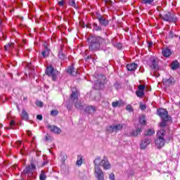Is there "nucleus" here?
<instances>
[{"mask_svg": "<svg viewBox=\"0 0 180 180\" xmlns=\"http://www.w3.org/2000/svg\"><path fill=\"white\" fill-rule=\"evenodd\" d=\"M37 119L38 120H43V116L41 115H37Z\"/></svg>", "mask_w": 180, "mask_h": 180, "instance_id": "c03bdc74", "label": "nucleus"}, {"mask_svg": "<svg viewBox=\"0 0 180 180\" xmlns=\"http://www.w3.org/2000/svg\"><path fill=\"white\" fill-rule=\"evenodd\" d=\"M45 139L46 141H53V137L50 136L49 134L45 135Z\"/></svg>", "mask_w": 180, "mask_h": 180, "instance_id": "72a5a7b5", "label": "nucleus"}, {"mask_svg": "<svg viewBox=\"0 0 180 180\" xmlns=\"http://www.w3.org/2000/svg\"><path fill=\"white\" fill-rule=\"evenodd\" d=\"M89 43V49L90 51H98L101 47L105 46V39L101 37H90L87 39Z\"/></svg>", "mask_w": 180, "mask_h": 180, "instance_id": "f03ea898", "label": "nucleus"}, {"mask_svg": "<svg viewBox=\"0 0 180 180\" xmlns=\"http://www.w3.org/2000/svg\"><path fill=\"white\" fill-rule=\"evenodd\" d=\"M103 180H105V179H103Z\"/></svg>", "mask_w": 180, "mask_h": 180, "instance_id": "e2e57ef3", "label": "nucleus"}, {"mask_svg": "<svg viewBox=\"0 0 180 180\" xmlns=\"http://www.w3.org/2000/svg\"><path fill=\"white\" fill-rule=\"evenodd\" d=\"M13 46H15L14 43H10L4 46V49L6 51H8L11 53L12 51V49H13Z\"/></svg>", "mask_w": 180, "mask_h": 180, "instance_id": "aec40b11", "label": "nucleus"}, {"mask_svg": "<svg viewBox=\"0 0 180 180\" xmlns=\"http://www.w3.org/2000/svg\"><path fill=\"white\" fill-rule=\"evenodd\" d=\"M162 54L164 57H169L172 53L171 52V50L168 48H165L162 49Z\"/></svg>", "mask_w": 180, "mask_h": 180, "instance_id": "6ab92c4d", "label": "nucleus"}, {"mask_svg": "<svg viewBox=\"0 0 180 180\" xmlns=\"http://www.w3.org/2000/svg\"><path fill=\"white\" fill-rule=\"evenodd\" d=\"M114 86L115 88H116V89H119L120 86L119 85V83L116 82L115 84H114Z\"/></svg>", "mask_w": 180, "mask_h": 180, "instance_id": "8fccbe9b", "label": "nucleus"}, {"mask_svg": "<svg viewBox=\"0 0 180 180\" xmlns=\"http://www.w3.org/2000/svg\"><path fill=\"white\" fill-rule=\"evenodd\" d=\"M78 96H79V92H78L77 88L73 87L72 89V94L70 97V102H72V103H75L76 109H79V110H82V109H84V105H82L81 101H78Z\"/></svg>", "mask_w": 180, "mask_h": 180, "instance_id": "7ed1b4c3", "label": "nucleus"}, {"mask_svg": "<svg viewBox=\"0 0 180 180\" xmlns=\"http://www.w3.org/2000/svg\"><path fill=\"white\" fill-rule=\"evenodd\" d=\"M139 123L142 124V126H146V117L144 116L139 118Z\"/></svg>", "mask_w": 180, "mask_h": 180, "instance_id": "c85d7f7f", "label": "nucleus"}, {"mask_svg": "<svg viewBox=\"0 0 180 180\" xmlns=\"http://www.w3.org/2000/svg\"><path fill=\"white\" fill-rule=\"evenodd\" d=\"M105 4H108V5H112V2L110 0H104Z\"/></svg>", "mask_w": 180, "mask_h": 180, "instance_id": "49530a36", "label": "nucleus"}, {"mask_svg": "<svg viewBox=\"0 0 180 180\" xmlns=\"http://www.w3.org/2000/svg\"><path fill=\"white\" fill-rule=\"evenodd\" d=\"M47 164H49V161L46 160L40 166L41 167H45L46 165H47Z\"/></svg>", "mask_w": 180, "mask_h": 180, "instance_id": "a18cd8bd", "label": "nucleus"}, {"mask_svg": "<svg viewBox=\"0 0 180 180\" xmlns=\"http://www.w3.org/2000/svg\"><path fill=\"white\" fill-rule=\"evenodd\" d=\"M116 47H118V49H122V44L120 43H117L116 45H115Z\"/></svg>", "mask_w": 180, "mask_h": 180, "instance_id": "3c124183", "label": "nucleus"}, {"mask_svg": "<svg viewBox=\"0 0 180 180\" xmlns=\"http://www.w3.org/2000/svg\"><path fill=\"white\" fill-rule=\"evenodd\" d=\"M160 18L165 20V22H174L175 23L178 21L176 15L168 11H165L163 14H160Z\"/></svg>", "mask_w": 180, "mask_h": 180, "instance_id": "0eeeda50", "label": "nucleus"}, {"mask_svg": "<svg viewBox=\"0 0 180 180\" xmlns=\"http://www.w3.org/2000/svg\"><path fill=\"white\" fill-rule=\"evenodd\" d=\"M27 67H28V68H30V70H33V68L32 67V63H27Z\"/></svg>", "mask_w": 180, "mask_h": 180, "instance_id": "603ef678", "label": "nucleus"}, {"mask_svg": "<svg viewBox=\"0 0 180 180\" xmlns=\"http://www.w3.org/2000/svg\"><path fill=\"white\" fill-rule=\"evenodd\" d=\"M46 178H47V176H46V173L44 172V171H41V174L39 175V179L40 180H46Z\"/></svg>", "mask_w": 180, "mask_h": 180, "instance_id": "c756f323", "label": "nucleus"}, {"mask_svg": "<svg viewBox=\"0 0 180 180\" xmlns=\"http://www.w3.org/2000/svg\"><path fill=\"white\" fill-rule=\"evenodd\" d=\"M154 133H155L154 129H150L146 131L145 136H153V134H154Z\"/></svg>", "mask_w": 180, "mask_h": 180, "instance_id": "bb28decb", "label": "nucleus"}, {"mask_svg": "<svg viewBox=\"0 0 180 180\" xmlns=\"http://www.w3.org/2000/svg\"><path fill=\"white\" fill-rule=\"evenodd\" d=\"M93 29L94 30H96V32H101L102 31V27L101 25H98L96 22L93 24Z\"/></svg>", "mask_w": 180, "mask_h": 180, "instance_id": "a878e982", "label": "nucleus"}, {"mask_svg": "<svg viewBox=\"0 0 180 180\" xmlns=\"http://www.w3.org/2000/svg\"><path fill=\"white\" fill-rule=\"evenodd\" d=\"M109 179L110 180H115V174H113V173L110 174H109Z\"/></svg>", "mask_w": 180, "mask_h": 180, "instance_id": "a19ab883", "label": "nucleus"}, {"mask_svg": "<svg viewBox=\"0 0 180 180\" xmlns=\"http://www.w3.org/2000/svg\"><path fill=\"white\" fill-rule=\"evenodd\" d=\"M96 19L98 20L99 25H101V26H103L104 27H106V26L109 25V20L105 18L103 15H101L98 13H96Z\"/></svg>", "mask_w": 180, "mask_h": 180, "instance_id": "9d476101", "label": "nucleus"}, {"mask_svg": "<svg viewBox=\"0 0 180 180\" xmlns=\"http://www.w3.org/2000/svg\"><path fill=\"white\" fill-rule=\"evenodd\" d=\"M48 129H49L52 133H55V134H60V133H61V129L58 128L57 126L49 125Z\"/></svg>", "mask_w": 180, "mask_h": 180, "instance_id": "4468645a", "label": "nucleus"}, {"mask_svg": "<svg viewBox=\"0 0 180 180\" xmlns=\"http://www.w3.org/2000/svg\"><path fill=\"white\" fill-rule=\"evenodd\" d=\"M157 113L160 117L162 119V122L159 124L160 127H165L167 126V123L168 122H171V117L168 115V111H167L165 109H158L157 110Z\"/></svg>", "mask_w": 180, "mask_h": 180, "instance_id": "20e7f679", "label": "nucleus"}, {"mask_svg": "<svg viewBox=\"0 0 180 180\" xmlns=\"http://www.w3.org/2000/svg\"><path fill=\"white\" fill-rule=\"evenodd\" d=\"M67 72L68 74H70V75H72L73 77H75L78 74V70L74 68V65H72L67 70Z\"/></svg>", "mask_w": 180, "mask_h": 180, "instance_id": "dca6fc26", "label": "nucleus"}, {"mask_svg": "<svg viewBox=\"0 0 180 180\" xmlns=\"http://www.w3.org/2000/svg\"><path fill=\"white\" fill-rule=\"evenodd\" d=\"M2 28V20H0V29Z\"/></svg>", "mask_w": 180, "mask_h": 180, "instance_id": "13d9d810", "label": "nucleus"}, {"mask_svg": "<svg viewBox=\"0 0 180 180\" xmlns=\"http://www.w3.org/2000/svg\"><path fill=\"white\" fill-rule=\"evenodd\" d=\"M16 144H17V146H20V144H22V141H18L16 142Z\"/></svg>", "mask_w": 180, "mask_h": 180, "instance_id": "4d7b16f0", "label": "nucleus"}, {"mask_svg": "<svg viewBox=\"0 0 180 180\" xmlns=\"http://www.w3.org/2000/svg\"><path fill=\"white\" fill-rule=\"evenodd\" d=\"M136 94L139 98H143V96H144V91L139 90L136 91Z\"/></svg>", "mask_w": 180, "mask_h": 180, "instance_id": "2f4dec72", "label": "nucleus"}, {"mask_svg": "<svg viewBox=\"0 0 180 180\" xmlns=\"http://www.w3.org/2000/svg\"><path fill=\"white\" fill-rule=\"evenodd\" d=\"M126 110H129V112H133V107H131V105H127V106H126Z\"/></svg>", "mask_w": 180, "mask_h": 180, "instance_id": "4c0bfd02", "label": "nucleus"}, {"mask_svg": "<svg viewBox=\"0 0 180 180\" xmlns=\"http://www.w3.org/2000/svg\"><path fill=\"white\" fill-rule=\"evenodd\" d=\"M151 143V139L149 138H145L141 143L140 147L141 150H146L147 146Z\"/></svg>", "mask_w": 180, "mask_h": 180, "instance_id": "ddd939ff", "label": "nucleus"}, {"mask_svg": "<svg viewBox=\"0 0 180 180\" xmlns=\"http://www.w3.org/2000/svg\"><path fill=\"white\" fill-rule=\"evenodd\" d=\"M10 125L11 126H15V121H11V122H10Z\"/></svg>", "mask_w": 180, "mask_h": 180, "instance_id": "5fc2aeb1", "label": "nucleus"}, {"mask_svg": "<svg viewBox=\"0 0 180 180\" xmlns=\"http://www.w3.org/2000/svg\"><path fill=\"white\" fill-rule=\"evenodd\" d=\"M93 60V61L95 60V58H94V56H92L91 55L90 56H88L86 58V61H88V60Z\"/></svg>", "mask_w": 180, "mask_h": 180, "instance_id": "ea45409f", "label": "nucleus"}, {"mask_svg": "<svg viewBox=\"0 0 180 180\" xmlns=\"http://www.w3.org/2000/svg\"><path fill=\"white\" fill-rule=\"evenodd\" d=\"M21 117L23 120H29V114H27V112H26V110L22 109V113H21Z\"/></svg>", "mask_w": 180, "mask_h": 180, "instance_id": "412c9836", "label": "nucleus"}, {"mask_svg": "<svg viewBox=\"0 0 180 180\" xmlns=\"http://www.w3.org/2000/svg\"><path fill=\"white\" fill-rule=\"evenodd\" d=\"M51 116H57L58 115V111L57 110H53L51 111Z\"/></svg>", "mask_w": 180, "mask_h": 180, "instance_id": "e433bc0d", "label": "nucleus"}, {"mask_svg": "<svg viewBox=\"0 0 180 180\" xmlns=\"http://www.w3.org/2000/svg\"><path fill=\"white\" fill-rule=\"evenodd\" d=\"M138 65L136 63H131L127 65L128 71H134L137 68Z\"/></svg>", "mask_w": 180, "mask_h": 180, "instance_id": "a211bd4d", "label": "nucleus"}, {"mask_svg": "<svg viewBox=\"0 0 180 180\" xmlns=\"http://www.w3.org/2000/svg\"><path fill=\"white\" fill-rule=\"evenodd\" d=\"M139 108L141 110H146V109H147V107L145 105H141Z\"/></svg>", "mask_w": 180, "mask_h": 180, "instance_id": "79ce46f5", "label": "nucleus"}, {"mask_svg": "<svg viewBox=\"0 0 180 180\" xmlns=\"http://www.w3.org/2000/svg\"><path fill=\"white\" fill-rule=\"evenodd\" d=\"M123 129V124H119L117 125H112L108 127L107 130L109 131V133H117V131H120V130H122Z\"/></svg>", "mask_w": 180, "mask_h": 180, "instance_id": "9b49d317", "label": "nucleus"}, {"mask_svg": "<svg viewBox=\"0 0 180 180\" xmlns=\"http://www.w3.org/2000/svg\"><path fill=\"white\" fill-rule=\"evenodd\" d=\"M139 91H142L144 92V90L146 89V86L141 84L138 86Z\"/></svg>", "mask_w": 180, "mask_h": 180, "instance_id": "c9c22d12", "label": "nucleus"}, {"mask_svg": "<svg viewBox=\"0 0 180 180\" xmlns=\"http://www.w3.org/2000/svg\"><path fill=\"white\" fill-rule=\"evenodd\" d=\"M152 44H153V42L150 43V44H149V46H151Z\"/></svg>", "mask_w": 180, "mask_h": 180, "instance_id": "680f3d73", "label": "nucleus"}, {"mask_svg": "<svg viewBox=\"0 0 180 180\" xmlns=\"http://www.w3.org/2000/svg\"><path fill=\"white\" fill-rule=\"evenodd\" d=\"M58 5H60V6H64V0L58 1Z\"/></svg>", "mask_w": 180, "mask_h": 180, "instance_id": "09e8293b", "label": "nucleus"}, {"mask_svg": "<svg viewBox=\"0 0 180 180\" xmlns=\"http://www.w3.org/2000/svg\"><path fill=\"white\" fill-rule=\"evenodd\" d=\"M105 4H108V5H112V2L110 0H104Z\"/></svg>", "mask_w": 180, "mask_h": 180, "instance_id": "de8ad7c7", "label": "nucleus"}, {"mask_svg": "<svg viewBox=\"0 0 180 180\" xmlns=\"http://www.w3.org/2000/svg\"><path fill=\"white\" fill-rule=\"evenodd\" d=\"M94 164L96 178H97L98 180L105 179L103 172L100 167H103V169H110L112 166L110 165L109 160L106 157H104L103 159H101V157H98L94 160Z\"/></svg>", "mask_w": 180, "mask_h": 180, "instance_id": "f257e3e1", "label": "nucleus"}, {"mask_svg": "<svg viewBox=\"0 0 180 180\" xmlns=\"http://www.w3.org/2000/svg\"><path fill=\"white\" fill-rule=\"evenodd\" d=\"M67 108L68 109V110H72V105H68Z\"/></svg>", "mask_w": 180, "mask_h": 180, "instance_id": "864d4df0", "label": "nucleus"}, {"mask_svg": "<svg viewBox=\"0 0 180 180\" xmlns=\"http://www.w3.org/2000/svg\"><path fill=\"white\" fill-rule=\"evenodd\" d=\"M69 4L70 5V6L75 8V9L78 8V6H77V4H75V1L74 0H70Z\"/></svg>", "mask_w": 180, "mask_h": 180, "instance_id": "473e14b6", "label": "nucleus"}, {"mask_svg": "<svg viewBox=\"0 0 180 180\" xmlns=\"http://www.w3.org/2000/svg\"><path fill=\"white\" fill-rule=\"evenodd\" d=\"M58 57L59 58H60V60H64V58H65V55L61 51H60L58 53Z\"/></svg>", "mask_w": 180, "mask_h": 180, "instance_id": "f704fd0d", "label": "nucleus"}, {"mask_svg": "<svg viewBox=\"0 0 180 180\" xmlns=\"http://www.w3.org/2000/svg\"><path fill=\"white\" fill-rule=\"evenodd\" d=\"M77 165H78V167H80V165H82V155H79L77 157Z\"/></svg>", "mask_w": 180, "mask_h": 180, "instance_id": "cd10ccee", "label": "nucleus"}, {"mask_svg": "<svg viewBox=\"0 0 180 180\" xmlns=\"http://www.w3.org/2000/svg\"><path fill=\"white\" fill-rule=\"evenodd\" d=\"M174 32L171 31L169 34V39H174Z\"/></svg>", "mask_w": 180, "mask_h": 180, "instance_id": "37998d69", "label": "nucleus"}, {"mask_svg": "<svg viewBox=\"0 0 180 180\" xmlns=\"http://www.w3.org/2000/svg\"><path fill=\"white\" fill-rule=\"evenodd\" d=\"M174 84H175V80L174 79V77H171L169 79H163V85L164 86H166V88H168V86H171Z\"/></svg>", "mask_w": 180, "mask_h": 180, "instance_id": "f8f14e48", "label": "nucleus"}, {"mask_svg": "<svg viewBox=\"0 0 180 180\" xmlns=\"http://www.w3.org/2000/svg\"><path fill=\"white\" fill-rule=\"evenodd\" d=\"M43 57H49L50 54V49L47 46H44V50L41 52Z\"/></svg>", "mask_w": 180, "mask_h": 180, "instance_id": "4be33fe9", "label": "nucleus"}, {"mask_svg": "<svg viewBox=\"0 0 180 180\" xmlns=\"http://www.w3.org/2000/svg\"><path fill=\"white\" fill-rule=\"evenodd\" d=\"M112 106L113 108H117V107L123 106V101H122V100H120L118 101L112 102Z\"/></svg>", "mask_w": 180, "mask_h": 180, "instance_id": "b1692460", "label": "nucleus"}, {"mask_svg": "<svg viewBox=\"0 0 180 180\" xmlns=\"http://www.w3.org/2000/svg\"><path fill=\"white\" fill-rule=\"evenodd\" d=\"M105 84H106V76L103 75H97L96 80H95L94 82V88L97 90L103 89Z\"/></svg>", "mask_w": 180, "mask_h": 180, "instance_id": "423d86ee", "label": "nucleus"}, {"mask_svg": "<svg viewBox=\"0 0 180 180\" xmlns=\"http://www.w3.org/2000/svg\"><path fill=\"white\" fill-rule=\"evenodd\" d=\"M46 74L49 77H51L53 81H56L58 75V71L56 70L53 66H49L46 70Z\"/></svg>", "mask_w": 180, "mask_h": 180, "instance_id": "6e6552de", "label": "nucleus"}, {"mask_svg": "<svg viewBox=\"0 0 180 180\" xmlns=\"http://www.w3.org/2000/svg\"><path fill=\"white\" fill-rule=\"evenodd\" d=\"M131 175H134V172L131 171L130 173Z\"/></svg>", "mask_w": 180, "mask_h": 180, "instance_id": "bf43d9fd", "label": "nucleus"}, {"mask_svg": "<svg viewBox=\"0 0 180 180\" xmlns=\"http://www.w3.org/2000/svg\"><path fill=\"white\" fill-rule=\"evenodd\" d=\"M36 105H37V106H39V108H43V102H41V101H37Z\"/></svg>", "mask_w": 180, "mask_h": 180, "instance_id": "58836bf2", "label": "nucleus"}, {"mask_svg": "<svg viewBox=\"0 0 180 180\" xmlns=\"http://www.w3.org/2000/svg\"><path fill=\"white\" fill-rule=\"evenodd\" d=\"M96 110V109L95 108V107L91 106V105L86 107L85 109V111L87 113H90V114L95 113Z\"/></svg>", "mask_w": 180, "mask_h": 180, "instance_id": "5701e85b", "label": "nucleus"}, {"mask_svg": "<svg viewBox=\"0 0 180 180\" xmlns=\"http://www.w3.org/2000/svg\"><path fill=\"white\" fill-rule=\"evenodd\" d=\"M24 101H27V98L25 97Z\"/></svg>", "mask_w": 180, "mask_h": 180, "instance_id": "052dcab7", "label": "nucleus"}, {"mask_svg": "<svg viewBox=\"0 0 180 180\" xmlns=\"http://www.w3.org/2000/svg\"><path fill=\"white\" fill-rule=\"evenodd\" d=\"M148 65H149V67L152 68V70H154V71H157L159 68L158 59L155 57H150L149 60L148 61Z\"/></svg>", "mask_w": 180, "mask_h": 180, "instance_id": "1a4fd4ad", "label": "nucleus"}, {"mask_svg": "<svg viewBox=\"0 0 180 180\" xmlns=\"http://www.w3.org/2000/svg\"><path fill=\"white\" fill-rule=\"evenodd\" d=\"M164 136H165V129H164V128H162L160 131H158V139L155 141L158 148H162V147H164V146H165V139L164 138Z\"/></svg>", "mask_w": 180, "mask_h": 180, "instance_id": "39448f33", "label": "nucleus"}, {"mask_svg": "<svg viewBox=\"0 0 180 180\" xmlns=\"http://www.w3.org/2000/svg\"><path fill=\"white\" fill-rule=\"evenodd\" d=\"M36 169V166L32 164L30 166L27 167L24 171L23 174H29V172H33Z\"/></svg>", "mask_w": 180, "mask_h": 180, "instance_id": "f3484780", "label": "nucleus"}, {"mask_svg": "<svg viewBox=\"0 0 180 180\" xmlns=\"http://www.w3.org/2000/svg\"><path fill=\"white\" fill-rule=\"evenodd\" d=\"M142 129L140 127L136 128V131H131L129 134H127L129 137H137L140 133H141Z\"/></svg>", "mask_w": 180, "mask_h": 180, "instance_id": "2eb2a0df", "label": "nucleus"}, {"mask_svg": "<svg viewBox=\"0 0 180 180\" xmlns=\"http://www.w3.org/2000/svg\"><path fill=\"white\" fill-rule=\"evenodd\" d=\"M27 136H32V131H27Z\"/></svg>", "mask_w": 180, "mask_h": 180, "instance_id": "6e6d98bb", "label": "nucleus"}, {"mask_svg": "<svg viewBox=\"0 0 180 180\" xmlns=\"http://www.w3.org/2000/svg\"><path fill=\"white\" fill-rule=\"evenodd\" d=\"M177 68H179V63L178 60H174L172 63V70H177Z\"/></svg>", "mask_w": 180, "mask_h": 180, "instance_id": "393cba45", "label": "nucleus"}, {"mask_svg": "<svg viewBox=\"0 0 180 180\" xmlns=\"http://www.w3.org/2000/svg\"><path fill=\"white\" fill-rule=\"evenodd\" d=\"M154 2V0H142L141 3L144 5H151Z\"/></svg>", "mask_w": 180, "mask_h": 180, "instance_id": "7c9ffc66", "label": "nucleus"}]
</instances>
